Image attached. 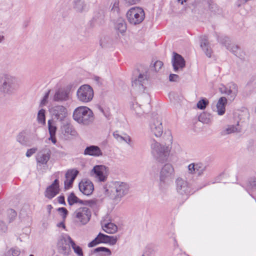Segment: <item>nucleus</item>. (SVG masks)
Masks as SVG:
<instances>
[{"label":"nucleus","mask_w":256,"mask_h":256,"mask_svg":"<svg viewBox=\"0 0 256 256\" xmlns=\"http://www.w3.org/2000/svg\"><path fill=\"white\" fill-rule=\"evenodd\" d=\"M172 138L170 133L168 134L167 144H160L154 140H152V153L158 162H164L167 160L172 149Z\"/></svg>","instance_id":"obj_1"},{"label":"nucleus","mask_w":256,"mask_h":256,"mask_svg":"<svg viewBox=\"0 0 256 256\" xmlns=\"http://www.w3.org/2000/svg\"><path fill=\"white\" fill-rule=\"evenodd\" d=\"M105 194L115 202H120L129 190V186L124 182L116 181L110 182L105 188Z\"/></svg>","instance_id":"obj_2"},{"label":"nucleus","mask_w":256,"mask_h":256,"mask_svg":"<svg viewBox=\"0 0 256 256\" xmlns=\"http://www.w3.org/2000/svg\"><path fill=\"white\" fill-rule=\"evenodd\" d=\"M146 76L144 74H140L138 78L132 82V86L136 90L140 92L136 97V100L140 104L149 105L150 96L147 92H144L146 87L144 86L148 83Z\"/></svg>","instance_id":"obj_3"},{"label":"nucleus","mask_w":256,"mask_h":256,"mask_svg":"<svg viewBox=\"0 0 256 256\" xmlns=\"http://www.w3.org/2000/svg\"><path fill=\"white\" fill-rule=\"evenodd\" d=\"M74 120L79 124L88 126L94 120L92 111L86 106H80L74 109L72 114Z\"/></svg>","instance_id":"obj_4"},{"label":"nucleus","mask_w":256,"mask_h":256,"mask_svg":"<svg viewBox=\"0 0 256 256\" xmlns=\"http://www.w3.org/2000/svg\"><path fill=\"white\" fill-rule=\"evenodd\" d=\"M19 88L18 80L8 74H4L0 78V92L6 95H12Z\"/></svg>","instance_id":"obj_5"},{"label":"nucleus","mask_w":256,"mask_h":256,"mask_svg":"<svg viewBox=\"0 0 256 256\" xmlns=\"http://www.w3.org/2000/svg\"><path fill=\"white\" fill-rule=\"evenodd\" d=\"M175 172L174 166L170 164H165L162 168L160 174V187L168 185L172 182Z\"/></svg>","instance_id":"obj_6"},{"label":"nucleus","mask_w":256,"mask_h":256,"mask_svg":"<svg viewBox=\"0 0 256 256\" xmlns=\"http://www.w3.org/2000/svg\"><path fill=\"white\" fill-rule=\"evenodd\" d=\"M145 17L144 12L140 7L130 8L126 13V18L128 22L133 25L140 24Z\"/></svg>","instance_id":"obj_7"},{"label":"nucleus","mask_w":256,"mask_h":256,"mask_svg":"<svg viewBox=\"0 0 256 256\" xmlns=\"http://www.w3.org/2000/svg\"><path fill=\"white\" fill-rule=\"evenodd\" d=\"M94 94L92 88L88 84L82 85L76 92L78 100L83 103L90 102L93 98Z\"/></svg>","instance_id":"obj_8"},{"label":"nucleus","mask_w":256,"mask_h":256,"mask_svg":"<svg viewBox=\"0 0 256 256\" xmlns=\"http://www.w3.org/2000/svg\"><path fill=\"white\" fill-rule=\"evenodd\" d=\"M72 240L68 235L60 236L57 242V246L60 252L64 255H68L71 252L70 244H72Z\"/></svg>","instance_id":"obj_9"},{"label":"nucleus","mask_w":256,"mask_h":256,"mask_svg":"<svg viewBox=\"0 0 256 256\" xmlns=\"http://www.w3.org/2000/svg\"><path fill=\"white\" fill-rule=\"evenodd\" d=\"M74 218L82 224H87L91 217V212L86 207H81L78 208L74 213Z\"/></svg>","instance_id":"obj_10"},{"label":"nucleus","mask_w":256,"mask_h":256,"mask_svg":"<svg viewBox=\"0 0 256 256\" xmlns=\"http://www.w3.org/2000/svg\"><path fill=\"white\" fill-rule=\"evenodd\" d=\"M176 188L177 192L182 196H188L191 192L188 182L180 177L176 180Z\"/></svg>","instance_id":"obj_11"},{"label":"nucleus","mask_w":256,"mask_h":256,"mask_svg":"<svg viewBox=\"0 0 256 256\" xmlns=\"http://www.w3.org/2000/svg\"><path fill=\"white\" fill-rule=\"evenodd\" d=\"M220 92L222 94L228 96L230 100H233L237 95L238 90L236 84L231 82L227 87L222 86L219 88Z\"/></svg>","instance_id":"obj_12"},{"label":"nucleus","mask_w":256,"mask_h":256,"mask_svg":"<svg viewBox=\"0 0 256 256\" xmlns=\"http://www.w3.org/2000/svg\"><path fill=\"white\" fill-rule=\"evenodd\" d=\"M59 192V182L58 179H56L52 184L46 188L44 192V196L46 198L51 200L56 196Z\"/></svg>","instance_id":"obj_13"},{"label":"nucleus","mask_w":256,"mask_h":256,"mask_svg":"<svg viewBox=\"0 0 256 256\" xmlns=\"http://www.w3.org/2000/svg\"><path fill=\"white\" fill-rule=\"evenodd\" d=\"M229 38L227 37H224L221 41L222 43L225 46L226 48L236 56L239 58L242 57L243 52L241 51L240 48L237 45L229 43Z\"/></svg>","instance_id":"obj_14"},{"label":"nucleus","mask_w":256,"mask_h":256,"mask_svg":"<svg viewBox=\"0 0 256 256\" xmlns=\"http://www.w3.org/2000/svg\"><path fill=\"white\" fill-rule=\"evenodd\" d=\"M78 171L74 170H70L67 171L65 174L66 180L64 181V188L68 189L72 186L73 182L76 178Z\"/></svg>","instance_id":"obj_15"},{"label":"nucleus","mask_w":256,"mask_h":256,"mask_svg":"<svg viewBox=\"0 0 256 256\" xmlns=\"http://www.w3.org/2000/svg\"><path fill=\"white\" fill-rule=\"evenodd\" d=\"M50 154L51 151L49 148H43L37 154V162L41 164H46L50 158Z\"/></svg>","instance_id":"obj_16"},{"label":"nucleus","mask_w":256,"mask_h":256,"mask_svg":"<svg viewBox=\"0 0 256 256\" xmlns=\"http://www.w3.org/2000/svg\"><path fill=\"white\" fill-rule=\"evenodd\" d=\"M95 177L100 182H104L106 179V167L103 165H98L92 169Z\"/></svg>","instance_id":"obj_17"},{"label":"nucleus","mask_w":256,"mask_h":256,"mask_svg":"<svg viewBox=\"0 0 256 256\" xmlns=\"http://www.w3.org/2000/svg\"><path fill=\"white\" fill-rule=\"evenodd\" d=\"M51 112L56 119L62 121L67 115V110L62 106H56L52 108Z\"/></svg>","instance_id":"obj_18"},{"label":"nucleus","mask_w":256,"mask_h":256,"mask_svg":"<svg viewBox=\"0 0 256 256\" xmlns=\"http://www.w3.org/2000/svg\"><path fill=\"white\" fill-rule=\"evenodd\" d=\"M79 189L84 194L90 195L94 191V187L92 182L90 180H82L79 184Z\"/></svg>","instance_id":"obj_19"},{"label":"nucleus","mask_w":256,"mask_h":256,"mask_svg":"<svg viewBox=\"0 0 256 256\" xmlns=\"http://www.w3.org/2000/svg\"><path fill=\"white\" fill-rule=\"evenodd\" d=\"M172 63L174 70L176 72L179 70H182L185 66L184 60L180 55L176 53H174Z\"/></svg>","instance_id":"obj_20"},{"label":"nucleus","mask_w":256,"mask_h":256,"mask_svg":"<svg viewBox=\"0 0 256 256\" xmlns=\"http://www.w3.org/2000/svg\"><path fill=\"white\" fill-rule=\"evenodd\" d=\"M152 132L156 136L160 137L163 132L162 123L158 120H153L150 124Z\"/></svg>","instance_id":"obj_21"},{"label":"nucleus","mask_w":256,"mask_h":256,"mask_svg":"<svg viewBox=\"0 0 256 256\" xmlns=\"http://www.w3.org/2000/svg\"><path fill=\"white\" fill-rule=\"evenodd\" d=\"M84 154L85 156L98 157L102 156V152L98 146L92 145L86 147L84 150Z\"/></svg>","instance_id":"obj_22"},{"label":"nucleus","mask_w":256,"mask_h":256,"mask_svg":"<svg viewBox=\"0 0 256 256\" xmlns=\"http://www.w3.org/2000/svg\"><path fill=\"white\" fill-rule=\"evenodd\" d=\"M69 94L68 90L60 89L55 92L53 100L58 102L66 101L69 100Z\"/></svg>","instance_id":"obj_23"},{"label":"nucleus","mask_w":256,"mask_h":256,"mask_svg":"<svg viewBox=\"0 0 256 256\" xmlns=\"http://www.w3.org/2000/svg\"><path fill=\"white\" fill-rule=\"evenodd\" d=\"M200 47L206 56L208 58H210L212 52L206 36L201 38Z\"/></svg>","instance_id":"obj_24"},{"label":"nucleus","mask_w":256,"mask_h":256,"mask_svg":"<svg viewBox=\"0 0 256 256\" xmlns=\"http://www.w3.org/2000/svg\"><path fill=\"white\" fill-rule=\"evenodd\" d=\"M108 238V236L100 232L93 240L88 244V246L93 247L100 243H106Z\"/></svg>","instance_id":"obj_25"},{"label":"nucleus","mask_w":256,"mask_h":256,"mask_svg":"<svg viewBox=\"0 0 256 256\" xmlns=\"http://www.w3.org/2000/svg\"><path fill=\"white\" fill-rule=\"evenodd\" d=\"M227 103V99L225 97H221L216 104L217 112L218 115H223L226 111L225 106Z\"/></svg>","instance_id":"obj_26"},{"label":"nucleus","mask_w":256,"mask_h":256,"mask_svg":"<svg viewBox=\"0 0 256 256\" xmlns=\"http://www.w3.org/2000/svg\"><path fill=\"white\" fill-rule=\"evenodd\" d=\"M114 137L119 142L122 141L126 142L128 145L131 146L132 140L130 137L126 134H124V136L119 134L118 131H116L113 133Z\"/></svg>","instance_id":"obj_27"},{"label":"nucleus","mask_w":256,"mask_h":256,"mask_svg":"<svg viewBox=\"0 0 256 256\" xmlns=\"http://www.w3.org/2000/svg\"><path fill=\"white\" fill-rule=\"evenodd\" d=\"M2 218L8 220L9 222H12L16 216L17 214L15 210L12 209L8 210L2 214Z\"/></svg>","instance_id":"obj_28"},{"label":"nucleus","mask_w":256,"mask_h":256,"mask_svg":"<svg viewBox=\"0 0 256 256\" xmlns=\"http://www.w3.org/2000/svg\"><path fill=\"white\" fill-rule=\"evenodd\" d=\"M102 226L103 230L108 234H114L118 230L117 226L112 222L102 224Z\"/></svg>","instance_id":"obj_29"},{"label":"nucleus","mask_w":256,"mask_h":256,"mask_svg":"<svg viewBox=\"0 0 256 256\" xmlns=\"http://www.w3.org/2000/svg\"><path fill=\"white\" fill-rule=\"evenodd\" d=\"M142 106H144L142 104H140L138 102L133 103L131 106V108L133 110L136 115L138 116H140L144 112V111Z\"/></svg>","instance_id":"obj_30"},{"label":"nucleus","mask_w":256,"mask_h":256,"mask_svg":"<svg viewBox=\"0 0 256 256\" xmlns=\"http://www.w3.org/2000/svg\"><path fill=\"white\" fill-rule=\"evenodd\" d=\"M68 202L70 206H72L76 203L82 204V200L79 199L73 192L70 193L68 195Z\"/></svg>","instance_id":"obj_31"},{"label":"nucleus","mask_w":256,"mask_h":256,"mask_svg":"<svg viewBox=\"0 0 256 256\" xmlns=\"http://www.w3.org/2000/svg\"><path fill=\"white\" fill-rule=\"evenodd\" d=\"M116 28L120 33L124 32L126 30V24L125 21L122 19L118 20Z\"/></svg>","instance_id":"obj_32"},{"label":"nucleus","mask_w":256,"mask_h":256,"mask_svg":"<svg viewBox=\"0 0 256 256\" xmlns=\"http://www.w3.org/2000/svg\"><path fill=\"white\" fill-rule=\"evenodd\" d=\"M16 141L22 146H27L28 144V138L24 134V132L19 133L16 138Z\"/></svg>","instance_id":"obj_33"},{"label":"nucleus","mask_w":256,"mask_h":256,"mask_svg":"<svg viewBox=\"0 0 256 256\" xmlns=\"http://www.w3.org/2000/svg\"><path fill=\"white\" fill-rule=\"evenodd\" d=\"M240 129L234 125L228 126V127L222 132V134H230L235 132H240Z\"/></svg>","instance_id":"obj_34"},{"label":"nucleus","mask_w":256,"mask_h":256,"mask_svg":"<svg viewBox=\"0 0 256 256\" xmlns=\"http://www.w3.org/2000/svg\"><path fill=\"white\" fill-rule=\"evenodd\" d=\"M210 114L206 112H202L198 116L199 121L204 124H208L210 123Z\"/></svg>","instance_id":"obj_35"},{"label":"nucleus","mask_w":256,"mask_h":256,"mask_svg":"<svg viewBox=\"0 0 256 256\" xmlns=\"http://www.w3.org/2000/svg\"><path fill=\"white\" fill-rule=\"evenodd\" d=\"M37 120L38 122L41 124H46L45 110L44 109L40 110L38 114Z\"/></svg>","instance_id":"obj_36"},{"label":"nucleus","mask_w":256,"mask_h":256,"mask_svg":"<svg viewBox=\"0 0 256 256\" xmlns=\"http://www.w3.org/2000/svg\"><path fill=\"white\" fill-rule=\"evenodd\" d=\"M20 254V249L18 248H12L5 254V256H18Z\"/></svg>","instance_id":"obj_37"},{"label":"nucleus","mask_w":256,"mask_h":256,"mask_svg":"<svg viewBox=\"0 0 256 256\" xmlns=\"http://www.w3.org/2000/svg\"><path fill=\"white\" fill-rule=\"evenodd\" d=\"M71 246L74 250V252L78 254V256H83L82 248L80 246L76 245L74 240H72Z\"/></svg>","instance_id":"obj_38"},{"label":"nucleus","mask_w":256,"mask_h":256,"mask_svg":"<svg viewBox=\"0 0 256 256\" xmlns=\"http://www.w3.org/2000/svg\"><path fill=\"white\" fill-rule=\"evenodd\" d=\"M85 4L81 1H78L75 3L74 6V10L78 12H82L84 9Z\"/></svg>","instance_id":"obj_39"},{"label":"nucleus","mask_w":256,"mask_h":256,"mask_svg":"<svg viewBox=\"0 0 256 256\" xmlns=\"http://www.w3.org/2000/svg\"><path fill=\"white\" fill-rule=\"evenodd\" d=\"M206 168V166H204L202 164H196V173L194 174H197L198 176H200L205 171Z\"/></svg>","instance_id":"obj_40"},{"label":"nucleus","mask_w":256,"mask_h":256,"mask_svg":"<svg viewBox=\"0 0 256 256\" xmlns=\"http://www.w3.org/2000/svg\"><path fill=\"white\" fill-rule=\"evenodd\" d=\"M94 252H104L106 253V255L110 256L111 254V252L110 250L108 248H105V247H98L96 248H95L94 250Z\"/></svg>","instance_id":"obj_41"},{"label":"nucleus","mask_w":256,"mask_h":256,"mask_svg":"<svg viewBox=\"0 0 256 256\" xmlns=\"http://www.w3.org/2000/svg\"><path fill=\"white\" fill-rule=\"evenodd\" d=\"M48 128L50 136L55 135L56 128L54 125L52 124V120H48Z\"/></svg>","instance_id":"obj_42"},{"label":"nucleus","mask_w":256,"mask_h":256,"mask_svg":"<svg viewBox=\"0 0 256 256\" xmlns=\"http://www.w3.org/2000/svg\"><path fill=\"white\" fill-rule=\"evenodd\" d=\"M208 104V101L206 99H202L197 103V107L200 110H204Z\"/></svg>","instance_id":"obj_43"},{"label":"nucleus","mask_w":256,"mask_h":256,"mask_svg":"<svg viewBox=\"0 0 256 256\" xmlns=\"http://www.w3.org/2000/svg\"><path fill=\"white\" fill-rule=\"evenodd\" d=\"M82 204L89 206L90 207H94L97 204V200H82Z\"/></svg>","instance_id":"obj_44"},{"label":"nucleus","mask_w":256,"mask_h":256,"mask_svg":"<svg viewBox=\"0 0 256 256\" xmlns=\"http://www.w3.org/2000/svg\"><path fill=\"white\" fill-rule=\"evenodd\" d=\"M108 242L106 243L110 245L115 244L118 240V238L116 236H108Z\"/></svg>","instance_id":"obj_45"},{"label":"nucleus","mask_w":256,"mask_h":256,"mask_svg":"<svg viewBox=\"0 0 256 256\" xmlns=\"http://www.w3.org/2000/svg\"><path fill=\"white\" fill-rule=\"evenodd\" d=\"M163 66V63L160 60L156 61L154 64V70L156 72H158L162 68Z\"/></svg>","instance_id":"obj_46"},{"label":"nucleus","mask_w":256,"mask_h":256,"mask_svg":"<svg viewBox=\"0 0 256 256\" xmlns=\"http://www.w3.org/2000/svg\"><path fill=\"white\" fill-rule=\"evenodd\" d=\"M58 210L62 213V217L64 220L66 216L68 214V211L65 208H60L58 209Z\"/></svg>","instance_id":"obj_47"},{"label":"nucleus","mask_w":256,"mask_h":256,"mask_svg":"<svg viewBox=\"0 0 256 256\" xmlns=\"http://www.w3.org/2000/svg\"><path fill=\"white\" fill-rule=\"evenodd\" d=\"M196 164H195L194 163L190 164L188 165V170L190 174H194L196 173Z\"/></svg>","instance_id":"obj_48"},{"label":"nucleus","mask_w":256,"mask_h":256,"mask_svg":"<svg viewBox=\"0 0 256 256\" xmlns=\"http://www.w3.org/2000/svg\"><path fill=\"white\" fill-rule=\"evenodd\" d=\"M37 150L38 148H32L30 149H28L26 154V156L28 158L31 156L33 154L36 153Z\"/></svg>","instance_id":"obj_49"},{"label":"nucleus","mask_w":256,"mask_h":256,"mask_svg":"<svg viewBox=\"0 0 256 256\" xmlns=\"http://www.w3.org/2000/svg\"><path fill=\"white\" fill-rule=\"evenodd\" d=\"M49 93H50V90L46 93V94L44 96L43 98L41 100L40 106H44V105L46 104L48 102V96H49Z\"/></svg>","instance_id":"obj_50"},{"label":"nucleus","mask_w":256,"mask_h":256,"mask_svg":"<svg viewBox=\"0 0 256 256\" xmlns=\"http://www.w3.org/2000/svg\"><path fill=\"white\" fill-rule=\"evenodd\" d=\"M256 187V180H250L248 184V188L253 190Z\"/></svg>","instance_id":"obj_51"},{"label":"nucleus","mask_w":256,"mask_h":256,"mask_svg":"<svg viewBox=\"0 0 256 256\" xmlns=\"http://www.w3.org/2000/svg\"><path fill=\"white\" fill-rule=\"evenodd\" d=\"M169 80L170 82H178L179 80V76L176 74H170Z\"/></svg>","instance_id":"obj_52"},{"label":"nucleus","mask_w":256,"mask_h":256,"mask_svg":"<svg viewBox=\"0 0 256 256\" xmlns=\"http://www.w3.org/2000/svg\"><path fill=\"white\" fill-rule=\"evenodd\" d=\"M0 230L2 232H5L7 230V226L2 221H0Z\"/></svg>","instance_id":"obj_53"},{"label":"nucleus","mask_w":256,"mask_h":256,"mask_svg":"<svg viewBox=\"0 0 256 256\" xmlns=\"http://www.w3.org/2000/svg\"><path fill=\"white\" fill-rule=\"evenodd\" d=\"M58 200L60 204L66 205L64 196H58Z\"/></svg>","instance_id":"obj_54"},{"label":"nucleus","mask_w":256,"mask_h":256,"mask_svg":"<svg viewBox=\"0 0 256 256\" xmlns=\"http://www.w3.org/2000/svg\"><path fill=\"white\" fill-rule=\"evenodd\" d=\"M125 2L130 4H135L138 3L140 0H124Z\"/></svg>","instance_id":"obj_55"},{"label":"nucleus","mask_w":256,"mask_h":256,"mask_svg":"<svg viewBox=\"0 0 256 256\" xmlns=\"http://www.w3.org/2000/svg\"><path fill=\"white\" fill-rule=\"evenodd\" d=\"M49 140H51L53 144L56 143V138L55 137V135L50 136V138H49Z\"/></svg>","instance_id":"obj_56"},{"label":"nucleus","mask_w":256,"mask_h":256,"mask_svg":"<svg viewBox=\"0 0 256 256\" xmlns=\"http://www.w3.org/2000/svg\"><path fill=\"white\" fill-rule=\"evenodd\" d=\"M56 226L58 228L62 227L63 228H65V224H64V220H63V222H60L56 224Z\"/></svg>","instance_id":"obj_57"},{"label":"nucleus","mask_w":256,"mask_h":256,"mask_svg":"<svg viewBox=\"0 0 256 256\" xmlns=\"http://www.w3.org/2000/svg\"><path fill=\"white\" fill-rule=\"evenodd\" d=\"M100 112H102V113H103V114H104V116L106 118H108V116H109V114H106V113L104 112V110H103V108H100Z\"/></svg>","instance_id":"obj_58"},{"label":"nucleus","mask_w":256,"mask_h":256,"mask_svg":"<svg viewBox=\"0 0 256 256\" xmlns=\"http://www.w3.org/2000/svg\"><path fill=\"white\" fill-rule=\"evenodd\" d=\"M48 226V224L47 222H44L42 224V226L44 228H47Z\"/></svg>","instance_id":"obj_59"},{"label":"nucleus","mask_w":256,"mask_h":256,"mask_svg":"<svg viewBox=\"0 0 256 256\" xmlns=\"http://www.w3.org/2000/svg\"><path fill=\"white\" fill-rule=\"evenodd\" d=\"M48 210L49 211V212H50V210L52 209V207L51 205H48L47 206Z\"/></svg>","instance_id":"obj_60"},{"label":"nucleus","mask_w":256,"mask_h":256,"mask_svg":"<svg viewBox=\"0 0 256 256\" xmlns=\"http://www.w3.org/2000/svg\"><path fill=\"white\" fill-rule=\"evenodd\" d=\"M214 6L216 7V5H215L214 4H211V5H210V10H212V11L213 10L212 9L214 8Z\"/></svg>","instance_id":"obj_61"},{"label":"nucleus","mask_w":256,"mask_h":256,"mask_svg":"<svg viewBox=\"0 0 256 256\" xmlns=\"http://www.w3.org/2000/svg\"><path fill=\"white\" fill-rule=\"evenodd\" d=\"M178 1L181 3V4H183L184 2H186V0H178Z\"/></svg>","instance_id":"obj_62"},{"label":"nucleus","mask_w":256,"mask_h":256,"mask_svg":"<svg viewBox=\"0 0 256 256\" xmlns=\"http://www.w3.org/2000/svg\"><path fill=\"white\" fill-rule=\"evenodd\" d=\"M3 38H4V36H2V37L0 36V42H1L2 39H3Z\"/></svg>","instance_id":"obj_63"},{"label":"nucleus","mask_w":256,"mask_h":256,"mask_svg":"<svg viewBox=\"0 0 256 256\" xmlns=\"http://www.w3.org/2000/svg\"><path fill=\"white\" fill-rule=\"evenodd\" d=\"M142 256H148V254H146V253L144 254Z\"/></svg>","instance_id":"obj_64"}]
</instances>
